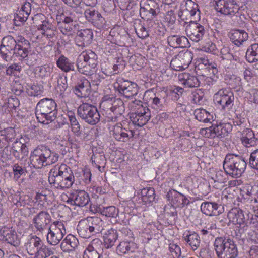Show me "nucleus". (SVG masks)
I'll return each instance as SVG.
<instances>
[{"instance_id": "nucleus-35", "label": "nucleus", "mask_w": 258, "mask_h": 258, "mask_svg": "<svg viewBox=\"0 0 258 258\" xmlns=\"http://www.w3.org/2000/svg\"><path fill=\"white\" fill-rule=\"evenodd\" d=\"M16 135V132L13 127L0 131V148L7 147L9 142L15 139Z\"/></svg>"}, {"instance_id": "nucleus-55", "label": "nucleus", "mask_w": 258, "mask_h": 258, "mask_svg": "<svg viewBox=\"0 0 258 258\" xmlns=\"http://www.w3.org/2000/svg\"><path fill=\"white\" fill-rule=\"evenodd\" d=\"M27 195L20 196L19 194H17L14 195L12 198V201L16 205L17 207H21L23 206V208L21 209V211H22L27 206L29 207V205L27 204V202H25L24 200H25V197Z\"/></svg>"}, {"instance_id": "nucleus-24", "label": "nucleus", "mask_w": 258, "mask_h": 258, "mask_svg": "<svg viewBox=\"0 0 258 258\" xmlns=\"http://www.w3.org/2000/svg\"><path fill=\"white\" fill-rule=\"evenodd\" d=\"M166 196L172 206L183 208L190 203L189 199L184 195L174 189L169 190Z\"/></svg>"}, {"instance_id": "nucleus-58", "label": "nucleus", "mask_w": 258, "mask_h": 258, "mask_svg": "<svg viewBox=\"0 0 258 258\" xmlns=\"http://www.w3.org/2000/svg\"><path fill=\"white\" fill-rule=\"evenodd\" d=\"M24 13L21 12L20 10L17 11L14 19V23L16 26H20L27 20L28 16H26Z\"/></svg>"}, {"instance_id": "nucleus-11", "label": "nucleus", "mask_w": 258, "mask_h": 258, "mask_svg": "<svg viewBox=\"0 0 258 258\" xmlns=\"http://www.w3.org/2000/svg\"><path fill=\"white\" fill-rule=\"evenodd\" d=\"M48 192L46 189L41 191L39 190L36 192L34 200L31 199L29 196H26L24 201L27 202L29 207L25 208L22 211V214L25 217H29L36 213L38 210L42 209L47 200Z\"/></svg>"}, {"instance_id": "nucleus-48", "label": "nucleus", "mask_w": 258, "mask_h": 258, "mask_svg": "<svg viewBox=\"0 0 258 258\" xmlns=\"http://www.w3.org/2000/svg\"><path fill=\"white\" fill-rule=\"evenodd\" d=\"M155 191L153 188H143L141 191V198L145 204L153 202L155 199Z\"/></svg>"}, {"instance_id": "nucleus-9", "label": "nucleus", "mask_w": 258, "mask_h": 258, "mask_svg": "<svg viewBox=\"0 0 258 258\" xmlns=\"http://www.w3.org/2000/svg\"><path fill=\"white\" fill-rule=\"evenodd\" d=\"M199 20H190L189 22H184L183 24L186 35L195 42L203 40L209 35L207 25L198 22Z\"/></svg>"}, {"instance_id": "nucleus-30", "label": "nucleus", "mask_w": 258, "mask_h": 258, "mask_svg": "<svg viewBox=\"0 0 258 258\" xmlns=\"http://www.w3.org/2000/svg\"><path fill=\"white\" fill-rule=\"evenodd\" d=\"M93 37V32L90 29L81 30L76 37V43L79 47L87 46L91 43Z\"/></svg>"}, {"instance_id": "nucleus-34", "label": "nucleus", "mask_w": 258, "mask_h": 258, "mask_svg": "<svg viewBox=\"0 0 258 258\" xmlns=\"http://www.w3.org/2000/svg\"><path fill=\"white\" fill-rule=\"evenodd\" d=\"M11 152L16 158H22L27 155L28 148L25 144L17 140L12 144Z\"/></svg>"}, {"instance_id": "nucleus-4", "label": "nucleus", "mask_w": 258, "mask_h": 258, "mask_svg": "<svg viewBox=\"0 0 258 258\" xmlns=\"http://www.w3.org/2000/svg\"><path fill=\"white\" fill-rule=\"evenodd\" d=\"M104 226L105 223L101 218L96 216L88 217L79 222L77 230L81 237L88 238L101 233Z\"/></svg>"}, {"instance_id": "nucleus-6", "label": "nucleus", "mask_w": 258, "mask_h": 258, "mask_svg": "<svg viewBox=\"0 0 258 258\" xmlns=\"http://www.w3.org/2000/svg\"><path fill=\"white\" fill-rule=\"evenodd\" d=\"M226 174L234 178L240 177L246 169V163L240 156L235 154H228L223 163Z\"/></svg>"}, {"instance_id": "nucleus-52", "label": "nucleus", "mask_w": 258, "mask_h": 258, "mask_svg": "<svg viewBox=\"0 0 258 258\" xmlns=\"http://www.w3.org/2000/svg\"><path fill=\"white\" fill-rule=\"evenodd\" d=\"M56 79V85L55 88L57 92L61 95L64 92L68 87L67 77L58 75Z\"/></svg>"}, {"instance_id": "nucleus-21", "label": "nucleus", "mask_w": 258, "mask_h": 258, "mask_svg": "<svg viewBox=\"0 0 258 258\" xmlns=\"http://www.w3.org/2000/svg\"><path fill=\"white\" fill-rule=\"evenodd\" d=\"M192 59V54L190 51L180 52L172 59L170 67L175 71H180L187 68Z\"/></svg>"}, {"instance_id": "nucleus-60", "label": "nucleus", "mask_w": 258, "mask_h": 258, "mask_svg": "<svg viewBox=\"0 0 258 258\" xmlns=\"http://www.w3.org/2000/svg\"><path fill=\"white\" fill-rule=\"evenodd\" d=\"M169 250L173 258H179L181 256L180 247L176 244H170Z\"/></svg>"}, {"instance_id": "nucleus-14", "label": "nucleus", "mask_w": 258, "mask_h": 258, "mask_svg": "<svg viewBox=\"0 0 258 258\" xmlns=\"http://www.w3.org/2000/svg\"><path fill=\"white\" fill-rule=\"evenodd\" d=\"M86 64H88L95 71L98 64L97 55L92 50H89L82 52L78 57L76 64L79 72L84 74H89V72L85 69Z\"/></svg>"}, {"instance_id": "nucleus-49", "label": "nucleus", "mask_w": 258, "mask_h": 258, "mask_svg": "<svg viewBox=\"0 0 258 258\" xmlns=\"http://www.w3.org/2000/svg\"><path fill=\"white\" fill-rule=\"evenodd\" d=\"M101 215L111 218H116L119 214V210L113 206L98 208L97 210Z\"/></svg>"}, {"instance_id": "nucleus-44", "label": "nucleus", "mask_w": 258, "mask_h": 258, "mask_svg": "<svg viewBox=\"0 0 258 258\" xmlns=\"http://www.w3.org/2000/svg\"><path fill=\"white\" fill-rule=\"evenodd\" d=\"M136 248V244L133 242L123 241L117 246L116 251L120 254H124L134 252Z\"/></svg>"}, {"instance_id": "nucleus-59", "label": "nucleus", "mask_w": 258, "mask_h": 258, "mask_svg": "<svg viewBox=\"0 0 258 258\" xmlns=\"http://www.w3.org/2000/svg\"><path fill=\"white\" fill-rule=\"evenodd\" d=\"M249 165L251 168L258 171V150H254L251 153Z\"/></svg>"}, {"instance_id": "nucleus-19", "label": "nucleus", "mask_w": 258, "mask_h": 258, "mask_svg": "<svg viewBox=\"0 0 258 258\" xmlns=\"http://www.w3.org/2000/svg\"><path fill=\"white\" fill-rule=\"evenodd\" d=\"M214 100L221 106L222 109L229 110L234 105L233 93L228 89H221L215 94Z\"/></svg>"}, {"instance_id": "nucleus-50", "label": "nucleus", "mask_w": 258, "mask_h": 258, "mask_svg": "<svg viewBox=\"0 0 258 258\" xmlns=\"http://www.w3.org/2000/svg\"><path fill=\"white\" fill-rule=\"evenodd\" d=\"M245 57L250 63L258 61V44H253L247 49Z\"/></svg>"}, {"instance_id": "nucleus-64", "label": "nucleus", "mask_w": 258, "mask_h": 258, "mask_svg": "<svg viewBox=\"0 0 258 258\" xmlns=\"http://www.w3.org/2000/svg\"><path fill=\"white\" fill-rule=\"evenodd\" d=\"M51 68L45 66H39L37 68L36 74L41 78L46 77L50 75Z\"/></svg>"}, {"instance_id": "nucleus-32", "label": "nucleus", "mask_w": 258, "mask_h": 258, "mask_svg": "<svg viewBox=\"0 0 258 258\" xmlns=\"http://www.w3.org/2000/svg\"><path fill=\"white\" fill-rule=\"evenodd\" d=\"M101 245L102 242L99 239L93 240L84 251L83 258H101L98 250V246Z\"/></svg>"}, {"instance_id": "nucleus-28", "label": "nucleus", "mask_w": 258, "mask_h": 258, "mask_svg": "<svg viewBox=\"0 0 258 258\" xmlns=\"http://www.w3.org/2000/svg\"><path fill=\"white\" fill-rule=\"evenodd\" d=\"M201 212L209 216H218L222 213L223 207L214 202H204L201 205Z\"/></svg>"}, {"instance_id": "nucleus-41", "label": "nucleus", "mask_w": 258, "mask_h": 258, "mask_svg": "<svg viewBox=\"0 0 258 258\" xmlns=\"http://www.w3.org/2000/svg\"><path fill=\"white\" fill-rule=\"evenodd\" d=\"M103 234L105 247L107 248H109L113 246L118 238L117 230L110 228L104 232Z\"/></svg>"}, {"instance_id": "nucleus-22", "label": "nucleus", "mask_w": 258, "mask_h": 258, "mask_svg": "<svg viewBox=\"0 0 258 258\" xmlns=\"http://www.w3.org/2000/svg\"><path fill=\"white\" fill-rule=\"evenodd\" d=\"M239 6L234 1H216L215 9L225 15L234 16L239 11Z\"/></svg>"}, {"instance_id": "nucleus-33", "label": "nucleus", "mask_w": 258, "mask_h": 258, "mask_svg": "<svg viewBox=\"0 0 258 258\" xmlns=\"http://www.w3.org/2000/svg\"><path fill=\"white\" fill-rule=\"evenodd\" d=\"M182 238L193 250H196L200 246L201 240L198 234L194 231H185L183 234Z\"/></svg>"}, {"instance_id": "nucleus-25", "label": "nucleus", "mask_w": 258, "mask_h": 258, "mask_svg": "<svg viewBox=\"0 0 258 258\" xmlns=\"http://www.w3.org/2000/svg\"><path fill=\"white\" fill-rule=\"evenodd\" d=\"M0 240L14 246H18L20 243V239L17 234L12 227H3L0 230Z\"/></svg>"}, {"instance_id": "nucleus-23", "label": "nucleus", "mask_w": 258, "mask_h": 258, "mask_svg": "<svg viewBox=\"0 0 258 258\" xmlns=\"http://www.w3.org/2000/svg\"><path fill=\"white\" fill-rule=\"evenodd\" d=\"M110 134L118 142H127L132 139L134 132L132 130L123 128L121 124H116L110 130Z\"/></svg>"}, {"instance_id": "nucleus-45", "label": "nucleus", "mask_w": 258, "mask_h": 258, "mask_svg": "<svg viewBox=\"0 0 258 258\" xmlns=\"http://www.w3.org/2000/svg\"><path fill=\"white\" fill-rule=\"evenodd\" d=\"M57 66L65 72L74 71V63L64 55H61L56 61Z\"/></svg>"}, {"instance_id": "nucleus-51", "label": "nucleus", "mask_w": 258, "mask_h": 258, "mask_svg": "<svg viewBox=\"0 0 258 258\" xmlns=\"http://www.w3.org/2000/svg\"><path fill=\"white\" fill-rule=\"evenodd\" d=\"M71 126L72 131L75 134L80 133V125L77 121L75 112L71 110H68L66 113Z\"/></svg>"}, {"instance_id": "nucleus-12", "label": "nucleus", "mask_w": 258, "mask_h": 258, "mask_svg": "<svg viewBox=\"0 0 258 258\" xmlns=\"http://www.w3.org/2000/svg\"><path fill=\"white\" fill-rule=\"evenodd\" d=\"M79 117L85 122L90 125L98 123L100 119V115L97 107L89 103H83L77 109Z\"/></svg>"}, {"instance_id": "nucleus-47", "label": "nucleus", "mask_w": 258, "mask_h": 258, "mask_svg": "<svg viewBox=\"0 0 258 258\" xmlns=\"http://www.w3.org/2000/svg\"><path fill=\"white\" fill-rule=\"evenodd\" d=\"M195 118L199 121L204 123L213 120V115L203 108L196 109L194 111Z\"/></svg>"}, {"instance_id": "nucleus-62", "label": "nucleus", "mask_w": 258, "mask_h": 258, "mask_svg": "<svg viewBox=\"0 0 258 258\" xmlns=\"http://www.w3.org/2000/svg\"><path fill=\"white\" fill-rule=\"evenodd\" d=\"M202 50L213 54H216L217 51L216 45L211 41H208L203 44Z\"/></svg>"}, {"instance_id": "nucleus-40", "label": "nucleus", "mask_w": 258, "mask_h": 258, "mask_svg": "<svg viewBox=\"0 0 258 258\" xmlns=\"http://www.w3.org/2000/svg\"><path fill=\"white\" fill-rule=\"evenodd\" d=\"M228 218L234 224L241 225L245 222V218L243 211L238 208H234L229 211Z\"/></svg>"}, {"instance_id": "nucleus-63", "label": "nucleus", "mask_w": 258, "mask_h": 258, "mask_svg": "<svg viewBox=\"0 0 258 258\" xmlns=\"http://www.w3.org/2000/svg\"><path fill=\"white\" fill-rule=\"evenodd\" d=\"M176 16L173 10L168 11L164 15V21L168 24H173L176 21Z\"/></svg>"}, {"instance_id": "nucleus-26", "label": "nucleus", "mask_w": 258, "mask_h": 258, "mask_svg": "<svg viewBox=\"0 0 258 258\" xmlns=\"http://www.w3.org/2000/svg\"><path fill=\"white\" fill-rule=\"evenodd\" d=\"M90 200L88 194L84 190L76 191L68 197L67 203L79 207L86 206Z\"/></svg>"}, {"instance_id": "nucleus-42", "label": "nucleus", "mask_w": 258, "mask_h": 258, "mask_svg": "<svg viewBox=\"0 0 258 258\" xmlns=\"http://www.w3.org/2000/svg\"><path fill=\"white\" fill-rule=\"evenodd\" d=\"M220 56L222 58L220 61L221 64L224 68H230L231 59L233 58V56L231 53L229 48L225 46L223 47L221 49Z\"/></svg>"}, {"instance_id": "nucleus-13", "label": "nucleus", "mask_w": 258, "mask_h": 258, "mask_svg": "<svg viewBox=\"0 0 258 258\" xmlns=\"http://www.w3.org/2000/svg\"><path fill=\"white\" fill-rule=\"evenodd\" d=\"M178 16L182 20L200 19V11L198 5L192 0L183 1L180 6Z\"/></svg>"}, {"instance_id": "nucleus-5", "label": "nucleus", "mask_w": 258, "mask_h": 258, "mask_svg": "<svg viewBox=\"0 0 258 258\" xmlns=\"http://www.w3.org/2000/svg\"><path fill=\"white\" fill-rule=\"evenodd\" d=\"M100 107L106 114L110 115L108 117L111 121H118V118L121 116L125 111L123 102L121 99L109 96L103 97Z\"/></svg>"}, {"instance_id": "nucleus-2", "label": "nucleus", "mask_w": 258, "mask_h": 258, "mask_svg": "<svg viewBox=\"0 0 258 258\" xmlns=\"http://www.w3.org/2000/svg\"><path fill=\"white\" fill-rule=\"evenodd\" d=\"M58 158L57 153L45 146L40 145L31 152L30 161L32 166L40 169L55 163L58 161Z\"/></svg>"}, {"instance_id": "nucleus-43", "label": "nucleus", "mask_w": 258, "mask_h": 258, "mask_svg": "<svg viewBox=\"0 0 258 258\" xmlns=\"http://www.w3.org/2000/svg\"><path fill=\"white\" fill-rule=\"evenodd\" d=\"M248 34L244 30H236L230 34V39L237 46H240L248 38Z\"/></svg>"}, {"instance_id": "nucleus-16", "label": "nucleus", "mask_w": 258, "mask_h": 258, "mask_svg": "<svg viewBox=\"0 0 258 258\" xmlns=\"http://www.w3.org/2000/svg\"><path fill=\"white\" fill-rule=\"evenodd\" d=\"M232 130V125L231 123L223 122L219 124H213L209 127L202 129L201 133L208 138H214L216 137L223 138L227 136Z\"/></svg>"}, {"instance_id": "nucleus-31", "label": "nucleus", "mask_w": 258, "mask_h": 258, "mask_svg": "<svg viewBox=\"0 0 258 258\" xmlns=\"http://www.w3.org/2000/svg\"><path fill=\"white\" fill-rule=\"evenodd\" d=\"M73 91L78 97L86 98L88 97L91 93L90 82L85 78L81 79Z\"/></svg>"}, {"instance_id": "nucleus-53", "label": "nucleus", "mask_w": 258, "mask_h": 258, "mask_svg": "<svg viewBox=\"0 0 258 258\" xmlns=\"http://www.w3.org/2000/svg\"><path fill=\"white\" fill-rule=\"evenodd\" d=\"M26 92L29 96H38L42 93V87L35 84H26Z\"/></svg>"}, {"instance_id": "nucleus-17", "label": "nucleus", "mask_w": 258, "mask_h": 258, "mask_svg": "<svg viewBox=\"0 0 258 258\" xmlns=\"http://www.w3.org/2000/svg\"><path fill=\"white\" fill-rule=\"evenodd\" d=\"M66 234V230L63 223L61 221H55L49 227L47 241L52 245H56Z\"/></svg>"}, {"instance_id": "nucleus-37", "label": "nucleus", "mask_w": 258, "mask_h": 258, "mask_svg": "<svg viewBox=\"0 0 258 258\" xmlns=\"http://www.w3.org/2000/svg\"><path fill=\"white\" fill-rule=\"evenodd\" d=\"M78 245V239L72 234H68L61 243L60 247L63 251L68 252L74 250Z\"/></svg>"}, {"instance_id": "nucleus-3", "label": "nucleus", "mask_w": 258, "mask_h": 258, "mask_svg": "<svg viewBox=\"0 0 258 258\" xmlns=\"http://www.w3.org/2000/svg\"><path fill=\"white\" fill-rule=\"evenodd\" d=\"M57 105L52 99L44 98L37 104L35 114L38 121L43 124H48L54 121L57 114Z\"/></svg>"}, {"instance_id": "nucleus-57", "label": "nucleus", "mask_w": 258, "mask_h": 258, "mask_svg": "<svg viewBox=\"0 0 258 258\" xmlns=\"http://www.w3.org/2000/svg\"><path fill=\"white\" fill-rule=\"evenodd\" d=\"M200 64H203L207 67V69L212 70V73L214 75L218 73V69L217 68V64L212 61H210L209 59L206 58H201L200 59Z\"/></svg>"}, {"instance_id": "nucleus-54", "label": "nucleus", "mask_w": 258, "mask_h": 258, "mask_svg": "<svg viewBox=\"0 0 258 258\" xmlns=\"http://www.w3.org/2000/svg\"><path fill=\"white\" fill-rule=\"evenodd\" d=\"M233 123L235 126H237V128L238 132L239 133L247 130L249 128L246 127L245 124V119L242 117L240 115H237L233 119Z\"/></svg>"}, {"instance_id": "nucleus-20", "label": "nucleus", "mask_w": 258, "mask_h": 258, "mask_svg": "<svg viewBox=\"0 0 258 258\" xmlns=\"http://www.w3.org/2000/svg\"><path fill=\"white\" fill-rule=\"evenodd\" d=\"M17 46V41L12 36L4 37L0 46V57L7 62L11 60L13 52Z\"/></svg>"}, {"instance_id": "nucleus-56", "label": "nucleus", "mask_w": 258, "mask_h": 258, "mask_svg": "<svg viewBox=\"0 0 258 258\" xmlns=\"http://www.w3.org/2000/svg\"><path fill=\"white\" fill-rule=\"evenodd\" d=\"M27 47L22 46L21 44H18V46L14 49V51L13 52V55L20 57L21 59L25 60L29 52Z\"/></svg>"}, {"instance_id": "nucleus-7", "label": "nucleus", "mask_w": 258, "mask_h": 258, "mask_svg": "<svg viewBox=\"0 0 258 258\" xmlns=\"http://www.w3.org/2000/svg\"><path fill=\"white\" fill-rule=\"evenodd\" d=\"M214 247L218 258H236L238 255L237 246L234 242L229 238H216Z\"/></svg>"}, {"instance_id": "nucleus-29", "label": "nucleus", "mask_w": 258, "mask_h": 258, "mask_svg": "<svg viewBox=\"0 0 258 258\" xmlns=\"http://www.w3.org/2000/svg\"><path fill=\"white\" fill-rule=\"evenodd\" d=\"M178 78L179 83L185 87L194 88L200 86V81L197 77L189 73H180Z\"/></svg>"}, {"instance_id": "nucleus-1", "label": "nucleus", "mask_w": 258, "mask_h": 258, "mask_svg": "<svg viewBox=\"0 0 258 258\" xmlns=\"http://www.w3.org/2000/svg\"><path fill=\"white\" fill-rule=\"evenodd\" d=\"M48 181L57 188H68L75 181V177L71 169L66 164H57L49 171Z\"/></svg>"}, {"instance_id": "nucleus-36", "label": "nucleus", "mask_w": 258, "mask_h": 258, "mask_svg": "<svg viewBox=\"0 0 258 258\" xmlns=\"http://www.w3.org/2000/svg\"><path fill=\"white\" fill-rule=\"evenodd\" d=\"M84 15L86 18L94 25H101L103 23L104 18L101 14L92 8L86 9Z\"/></svg>"}, {"instance_id": "nucleus-27", "label": "nucleus", "mask_w": 258, "mask_h": 258, "mask_svg": "<svg viewBox=\"0 0 258 258\" xmlns=\"http://www.w3.org/2000/svg\"><path fill=\"white\" fill-rule=\"evenodd\" d=\"M51 220V216L48 212L41 211L33 218V223L38 231L42 232L50 224Z\"/></svg>"}, {"instance_id": "nucleus-46", "label": "nucleus", "mask_w": 258, "mask_h": 258, "mask_svg": "<svg viewBox=\"0 0 258 258\" xmlns=\"http://www.w3.org/2000/svg\"><path fill=\"white\" fill-rule=\"evenodd\" d=\"M205 226L200 230V233L203 238L206 237L212 238L216 232V225L213 221H209L205 224Z\"/></svg>"}, {"instance_id": "nucleus-10", "label": "nucleus", "mask_w": 258, "mask_h": 258, "mask_svg": "<svg viewBox=\"0 0 258 258\" xmlns=\"http://www.w3.org/2000/svg\"><path fill=\"white\" fill-rule=\"evenodd\" d=\"M131 109L135 112L130 115V119L133 123L139 127L143 126L150 119V110L143 105L140 100H135L130 104Z\"/></svg>"}, {"instance_id": "nucleus-39", "label": "nucleus", "mask_w": 258, "mask_h": 258, "mask_svg": "<svg viewBox=\"0 0 258 258\" xmlns=\"http://www.w3.org/2000/svg\"><path fill=\"white\" fill-rule=\"evenodd\" d=\"M240 134L241 143L245 147H250L256 144L254 134L250 128L247 129Z\"/></svg>"}, {"instance_id": "nucleus-18", "label": "nucleus", "mask_w": 258, "mask_h": 258, "mask_svg": "<svg viewBox=\"0 0 258 258\" xmlns=\"http://www.w3.org/2000/svg\"><path fill=\"white\" fill-rule=\"evenodd\" d=\"M63 15L64 19L58 23V29L62 34L68 36H71L76 29V13L74 11L66 12Z\"/></svg>"}, {"instance_id": "nucleus-15", "label": "nucleus", "mask_w": 258, "mask_h": 258, "mask_svg": "<svg viewBox=\"0 0 258 258\" xmlns=\"http://www.w3.org/2000/svg\"><path fill=\"white\" fill-rule=\"evenodd\" d=\"M114 87L118 93L126 98H130L137 95L138 86L136 83L118 77L114 83Z\"/></svg>"}, {"instance_id": "nucleus-38", "label": "nucleus", "mask_w": 258, "mask_h": 258, "mask_svg": "<svg viewBox=\"0 0 258 258\" xmlns=\"http://www.w3.org/2000/svg\"><path fill=\"white\" fill-rule=\"evenodd\" d=\"M168 44L172 47H186L188 45V40L184 36L171 35L167 38Z\"/></svg>"}, {"instance_id": "nucleus-61", "label": "nucleus", "mask_w": 258, "mask_h": 258, "mask_svg": "<svg viewBox=\"0 0 258 258\" xmlns=\"http://www.w3.org/2000/svg\"><path fill=\"white\" fill-rule=\"evenodd\" d=\"M38 59L39 56L37 53L34 52H29L26 58H25V61L27 65L32 66L36 63Z\"/></svg>"}, {"instance_id": "nucleus-8", "label": "nucleus", "mask_w": 258, "mask_h": 258, "mask_svg": "<svg viewBox=\"0 0 258 258\" xmlns=\"http://www.w3.org/2000/svg\"><path fill=\"white\" fill-rule=\"evenodd\" d=\"M28 253L34 258H47L54 253L52 248L44 244L38 237H31L25 245Z\"/></svg>"}]
</instances>
